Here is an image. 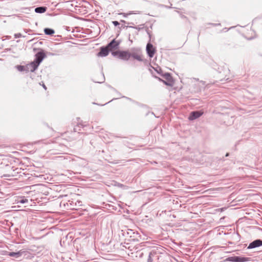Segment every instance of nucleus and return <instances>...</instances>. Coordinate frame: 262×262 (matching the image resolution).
<instances>
[{
    "label": "nucleus",
    "instance_id": "nucleus-16",
    "mask_svg": "<svg viewBox=\"0 0 262 262\" xmlns=\"http://www.w3.org/2000/svg\"><path fill=\"white\" fill-rule=\"evenodd\" d=\"M46 11V8L43 7H40L35 8V11L36 13H42L45 12Z\"/></svg>",
    "mask_w": 262,
    "mask_h": 262
},
{
    "label": "nucleus",
    "instance_id": "nucleus-10",
    "mask_svg": "<svg viewBox=\"0 0 262 262\" xmlns=\"http://www.w3.org/2000/svg\"><path fill=\"white\" fill-rule=\"evenodd\" d=\"M159 256L155 253H150L147 259V262H158Z\"/></svg>",
    "mask_w": 262,
    "mask_h": 262
},
{
    "label": "nucleus",
    "instance_id": "nucleus-23",
    "mask_svg": "<svg viewBox=\"0 0 262 262\" xmlns=\"http://www.w3.org/2000/svg\"><path fill=\"white\" fill-rule=\"evenodd\" d=\"M246 36V37H247L248 39H251V38H253V37H252V36L250 37H248V36Z\"/></svg>",
    "mask_w": 262,
    "mask_h": 262
},
{
    "label": "nucleus",
    "instance_id": "nucleus-5",
    "mask_svg": "<svg viewBox=\"0 0 262 262\" xmlns=\"http://www.w3.org/2000/svg\"><path fill=\"white\" fill-rule=\"evenodd\" d=\"M203 114V113L200 111L192 112L190 113V116L188 117V119L190 120H193L200 117Z\"/></svg>",
    "mask_w": 262,
    "mask_h": 262
},
{
    "label": "nucleus",
    "instance_id": "nucleus-17",
    "mask_svg": "<svg viewBox=\"0 0 262 262\" xmlns=\"http://www.w3.org/2000/svg\"><path fill=\"white\" fill-rule=\"evenodd\" d=\"M45 33L47 35H52L54 33V31L53 29H49V28H46L44 30Z\"/></svg>",
    "mask_w": 262,
    "mask_h": 262
},
{
    "label": "nucleus",
    "instance_id": "nucleus-14",
    "mask_svg": "<svg viewBox=\"0 0 262 262\" xmlns=\"http://www.w3.org/2000/svg\"><path fill=\"white\" fill-rule=\"evenodd\" d=\"M24 251L20 250L17 252H9L8 254V255L11 256V257H15V258H17L19 257L23 254Z\"/></svg>",
    "mask_w": 262,
    "mask_h": 262
},
{
    "label": "nucleus",
    "instance_id": "nucleus-8",
    "mask_svg": "<svg viewBox=\"0 0 262 262\" xmlns=\"http://www.w3.org/2000/svg\"><path fill=\"white\" fill-rule=\"evenodd\" d=\"M149 70L151 73L153 75L155 74L156 73L159 74H161L162 72L161 68L158 66H156V67H155L153 66H150V68H149Z\"/></svg>",
    "mask_w": 262,
    "mask_h": 262
},
{
    "label": "nucleus",
    "instance_id": "nucleus-22",
    "mask_svg": "<svg viewBox=\"0 0 262 262\" xmlns=\"http://www.w3.org/2000/svg\"><path fill=\"white\" fill-rule=\"evenodd\" d=\"M42 85L43 88L45 90H47V87H46V86L44 84H42Z\"/></svg>",
    "mask_w": 262,
    "mask_h": 262
},
{
    "label": "nucleus",
    "instance_id": "nucleus-11",
    "mask_svg": "<svg viewBox=\"0 0 262 262\" xmlns=\"http://www.w3.org/2000/svg\"><path fill=\"white\" fill-rule=\"evenodd\" d=\"M110 49L108 47L106 46L105 47H102L100 49V51L99 52L98 55L99 56H106L108 54V52L110 51Z\"/></svg>",
    "mask_w": 262,
    "mask_h": 262
},
{
    "label": "nucleus",
    "instance_id": "nucleus-20",
    "mask_svg": "<svg viewBox=\"0 0 262 262\" xmlns=\"http://www.w3.org/2000/svg\"><path fill=\"white\" fill-rule=\"evenodd\" d=\"M120 14L123 15L124 17H126L128 15L130 14V13L127 14V13H120Z\"/></svg>",
    "mask_w": 262,
    "mask_h": 262
},
{
    "label": "nucleus",
    "instance_id": "nucleus-3",
    "mask_svg": "<svg viewBox=\"0 0 262 262\" xmlns=\"http://www.w3.org/2000/svg\"><path fill=\"white\" fill-rule=\"evenodd\" d=\"M120 41L116 40L115 39H113L110 43L107 46L110 49V51H113L118 48Z\"/></svg>",
    "mask_w": 262,
    "mask_h": 262
},
{
    "label": "nucleus",
    "instance_id": "nucleus-7",
    "mask_svg": "<svg viewBox=\"0 0 262 262\" xmlns=\"http://www.w3.org/2000/svg\"><path fill=\"white\" fill-rule=\"evenodd\" d=\"M45 57V55L43 52H38L36 55V59L34 61L35 63H37V64L39 66V64L42 61Z\"/></svg>",
    "mask_w": 262,
    "mask_h": 262
},
{
    "label": "nucleus",
    "instance_id": "nucleus-1",
    "mask_svg": "<svg viewBox=\"0 0 262 262\" xmlns=\"http://www.w3.org/2000/svg\"><path fill=\"white\" fill-rule=\"evenodd\" d=\"M163 77L164 78V80L160 78H159V80L162 82H163L165 84L172 86L174 84V80L172 77L169 73H165L162 75Z\"/></svg>",
    "mask_w": 262,
    "mask_h": 262
},
{
    "label": "nucleus",
    "instance_id": "nucleus-9",
    "mask_svg": "<svg viewBox=\"0 0 262 262\" xmlns=\"http://www.w3.org/2000/svg\"><path fill=\"white\" fill-rule=\"evenodd\" d=\"M38 65L34 61L26 66L27 71L34 72L38 67Z\"/></svg>",
    "mask_w": 262,
    "mask_h": 262
},
{
    "label": "nucleus",
    "instance_id": "nucleus-15",
    "mask_svg": "<svg viewBox=\"0 0 262 262\" xmlns=\"http://www.w3.org/2000/svg\"><path fill=\"white\" fill-rule=\"evenodd\" d=\"M131 56L139 61L142 60V55L139 53H134L131 55Z\"/></svg>",
    "mask_w": 262,
    "mask_h": 262
},
{
    "label": "nucleus",
    "instance_id": "nucleus-2",
    "mask_svg": "<svg viewBox=\"0 0 262 262\" xmlns=\"http://www.w3.org/2000/svg\"><path fill=\"white\" fill-rule=\"evenodd\" d=\"M114 55H118L119 58L123 60H128L131 56V54L128 51H117L113 52Z\"/></svg>",
    "mask_w": 262,
    "mask_h": 262
},
{
    "label": "nucleus",
    "instance_id": "nucleus-6",
    "mask_svg": "<svg viewBox=\"0 0 262 262\" xmlns=\"http://www.w3.org/2000/svg\"><path fill=\"white\" fill-rule=\"evenodd\" d=\"M146 51L150 57L154 56L155 53V49L151 43H148L147 45Z\"/></svg>",
    "mask_w": 262,
    "mask_h": 262
},
{
    "label": "nucleus",
    "instance_id": "nucleus-19",
    "mask_svg": "<svg viewBox=\"0 0 262 262\" xmlns=\"http://www.w3.org/2000/svg\"><path fill=\"white\" fill-rule=\"evenodd\" d=\"M20 203H25L28 202V200L27 199H23L18 201Z\"/></svg>",
    "mask_w": 262,
    "mask_h": 262
},
{
    "label": "nucleus",
    "instance_id": "nucleus-18",
    "mask_svg": "<svg viewBox=\"0 0 262 262\" xmlns=\"http://www.w3.org/2000/svg\"><path fill=\"white\" fill-rule=\"evenodd\" d=\"M16 68L17 69L18 71L20 72H23L25 71H27L26 66L24 67L23 66L18 65L16 66Z\"/></svg>",
    "mask_w": 262,
    "mask_h": 262
},
{
    "label": "nucleus",
    "instance_id": "nucleus-12",
    "mask_svg": "<svg viewBox=\"0 0 262 262\" xmlns=\"http://www.w3.org/2000/svg\"><path fill=\"white\" fill-rule=\"evenodd\" d=\"M260 246H262V241L257 239L250 243L248 246V248L252 249Z\"/></svg>",
    "mask_w": 262,
    "mask_h": 262
},
{
    "label": "nucleus",
    "instance_id": "nucleus-21",
    "mask_svg": "<svg viewBox=\"0 0 262 262\" xmlns=\"http://www.w3.org/2000/svg\"><path fill=\"white\" fill-rule=\"evenodd\" d=\"M113 23L116 26H118L119 24V23L117 21H113Z\"/></svg>",
    "mask_w": 262,
    "mask_h": 262
},
{
    "label": "nucleus",
    "instance_id": "nucleus-13",
    "mask_svg": "<svg viewBox=\"0 0 262 262\" xmlns=\"http://www.w3.org/2000/svg\"><path fill=\"white\" fill-rule=\"evenodd\" d=\"M7 171L6 172V173L4 174V177H14L16 176V173L17 172H15L14 171L15 170L12 169V168H11L10 167H8L7 168Z\"/></svg>",
    "mask_w": 262,
    "mask_h": 262
},
{
    "label": "nucleus",
    "instance_id": "nucleus-4",
    "mask_svg": "<svg viewBox=\"0 0 262 262\" xmlns=\"http://www.w3.org/2000/svg\"><path fill=\"white\" fill-rule=\"evenodd\" d=\"M229 261L235 262H244L248 261V258L241 256H233L228 258Z\"/></svg>",
    "mask_w": 262,
    "mask_h": 262
}]
</instances>
